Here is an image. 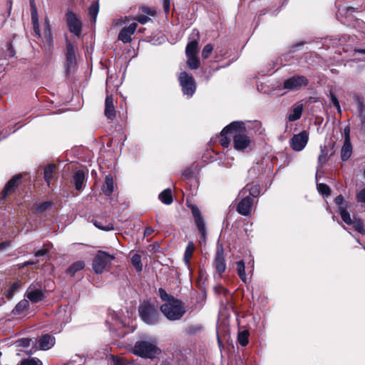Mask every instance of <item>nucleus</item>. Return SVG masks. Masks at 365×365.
<instances>
[{
	"mask_svg": "<svg viewBox=\"0 0 365 365\" xmlns=\"http://www.w3.org/2000/svg\"><path fill=\"white\" fill-rule=\"evenodd\" d=\"M352 154V145L349 134L344 138V144L340 150L341 159L342 161L348 160Z\"/></svg>",
	"mask_w": 365,
	"mask_h": 365,
	"instance_id": "obj_18",
	"label": "nucleus"
},
{
	"mask_svg": "<svg viewBox=\"0 0 365 365\" xmlns=\"http://www.w3.org/2000/svg\"><path fill=\"white\" fill-rule=\"evenodd\" d=\"M192 36L194 37L196 36L197 38H193L190 41L186 46L185 48V53L186 56H196L198 51V39H199V32L197 30H193L192 33Z\"/></svg>",
	"mask_w": 365,
	"mask_h": 365,
	"instance_id": "obj_17",
	"label": "nucleus"
},
{
	"mask_svg": "<svg viewBox=\"0 0 365 365\" xmlns=\"http://www.w3.org/2000/svg\"><path fill=\"white\" fill-rule=\"evenodd\" d=\"M239 197H241L242 199L237 205V211L240 215L247 216L251 212L253 200L252 197L247 195V190L245 187L240 190Z\"/></svg>",
	"mask_w": 365,
	"mask_h": 365,
	"instance_id": "obj_6",
	"label": "nucleus"
},
{
	"mask_svg": "<svg viewBox=\"0 0 365 365\" xmlns=\"http://www.w3.org/2000/svg\"><path fill=\"white\" fill-rule=\"evenodd\" d=\"M249 335H250L249 332L247 330H244V331L239 332L237 339H238V342L240 343V344L241 346H245L248 344Z\"/></svg>",
	"mask_w": 365,
	"mask_h": 365,
	"instance_id": "obj_36",
	"label": "nucleus"
},
{
	"mask_svg": "<svg viewBox=\"0 0 365 365\" xmlns=\"http://www.w3.org/2000/svg\"><path fill=\"white\" fill-rule=\"evenodd\" d=\"M309 134L306 130H303L299 134L294 135L291 139V148L295 151L302 150L307 144Z\"/></svg>",
	"mask_w": 365,
	"mask_h": 365,
	"instance_id": "obj_11",
	"label": "nucleus"
},
{
	"mask_svg": "<svg viewBox=\"0 0 365 365\" xmlns=\"http://www.w3.org/2000/svg\"><path fill=\"white\" fill-rule=\"evenodd\" d=\"M153 232V230L150 227H147L145 230V232H144V235H150L152 232Z\"/></svg>",
	"mask_w": 365,
	"mask_h": 365,
	"instance_id": "obj_56",
	"label": "nucleus"
},
{
	"mask_svg": "<svg viewBox=\"0 0 365 365\" xmlns=\"http://www.w3.org/2000/svg\"><path fill=\"white\" fill-rule=\"evenodd\" d=\"M317 190L324 196H329L330 195L329 187L324 183L317 184Z\"/></svg>",
	"mask_w": 365,
	"mask_h": 365,
	"instance_id": "obj_39",
	"label": "nucleus"
},
{
	"mask_svg": "<svg viewBox=\"0 0 365 365\" xmlns=\"http://www.w3.org/2000/svg\"><path fill=\"white\" fill-rule=\"evenodd\" d=\"M303 109L304 108L302 103L294 105L287 117L288 120L292 122L299 119L302 116Z\"/></svg>",
	"mask_w": 365,
	"mask_h": 365,
	"instance_id": "obj_23",
	"label": "nucleus"
},
{
	"mask_svg": "<svg viewBox=\"0 0 365 365\" xmlns=\"http://www.w3.org/2000/svg\"><path fill=\"white\" fill-rule=\"evenodd\" d=\"M192 215L195 219V222L197 227L198 232L200 235V239L202 241H205L206 239V227L204 220L201 215V212L197 205H191L190 206Z\"/></svg>",
	"mask_w": 365,
	"mask_h": 365,
	"instance_id": "obj_8",
	"label": "nucleus"
},
{
	"mask_svg": "<svg viewBox=\"0 0 365 365\" xmlns=\"http://www.w3.org/2000/svg\"><path fill=\"white\" fill-rule=\"evenodd\" d=\"M159 199L160 200L165 204V205H170L173 202V196L170 189H165L159 195Z\"/></svg>",
	"mask_w": 365,
	"mask_h": 365,
	"instance_id": "obj_29",
	"label": "nucleus"
},
{
	"mask_svg": "<svg viewBox=\"0 0 365 365\" xmlns=\"http://www.w3.org/2000/svg\"><path fill=\"white\" fill-rule=\"evenodd\" d=\"M308 79L303 76H294L284 81V88L289 91L299 90L308 84Z\"/></svg>",
	"mask_w": 365,
	"mask_h": 365,
	"instance_id": "obj_9",
	"label": "nucleus"
},
{
	"mask_svg": "<svg viewBox=\"0 0 365 365\" xmlns=\"http://www.w3.org/2000/svg\"><path fill=\"white\" fill-rule=\"evenodd\" d=\"M354 53L365 54V48L364 49L356 48V49H354Z\"/></svg>",
	"mask_w": 365,
	"mask_h": 365,
	"instance_id": "obj_57",
	"label": "nucleus"
},
{
	"mask_svg": "<svg viewBox=\"0 0 365 365\" xmlns=\"http://www.w3.org/2000/svg\"><path fill=\"white\" fill-rule=\"evenodd\" d=\"M160 349L156 346L155 341H138L133 348L135 355L145 359H153L160 354Z\"/></svg>",
	"mask_w": 365,
	"mask_h": 365,
	"instance_id": "obj_3",
	"label": "nucleus"
},
{
	"mask_svg": "<svg viewBox=\"0 0 365 365\" xmlns=\"http://www.w3.org/2000/svg\"><path fill=\"white\" fill-rule=\"evenodd\" d=\"M131 263L137 272H140L143 269L141 256L140 255L134 254L131 257Z\"/></svg>",
	"mask_w": 365,
	"mask_h": 365,
	"instance_id": "obj_32",
	"label": "nucleus"
},
{
	"mask_svg": "<svg viewBox=\"0 0 365 365\" xmlns=\"http://www.w3.org/2000/svg\"><path fill=\"white\" fill-rule=\"evenodd\" d=\"M195 245L192 242H189L187 245V247L185 248V252H184V262L186 264H188L190 263V260L192 256V253L195 250Z\"/></svg>",
	"mask_w": 365,
	"mask_h": 365,
	"instance_id": "obj_30",
	"label": "nucleus"
},
{
	"mask_svg": "<svg viewBox=\"0 0 365 365\" xmlns=\"http://www.w3.org/2000/svg\"><path fill=\"white\" fill-rule=\"evenodd\" d=\"M187 58V65L190 69H197L200 66V61L196 56H190Z\"/></svg>",
	"mask_w": 365,
	"mask_h": 365,
	"instance_id": "obj_35",
	"label": "nucleus"
},
{
	"mask_svg": "<svg viewBox=\"0 0 365 365\" xmlns=\"http://www.w3.org/2000/svg\"><path fill=\"white\" fill-rule=\"evenodd\" d=\"M56 168V165L50 164L47 165L44 169V180L48 186L50 185L51 179L53 178Z\"/></svg>",
	"mask_w": 365,
	"mask_h": 365,
	"instance_id": "obj_28",
	"label": "nucleus"
},
{
	"mask_svg": "<svg viewBox=\"0 0 365 365\" xmlns=\"http://www.w3.org/2000/svg\"><path fill=\"white\" fill-rule=\"evenodd\" d=\"M170 0H163V9L165 13H168L170 11Z\"/></svg>",
	"mask_w": 365,
	"mask_h": 365,
	"instance_id": "obj_54",
	"label": "nucleus"
},
{
	"mask_svg": "<svg viewBox=\"0 0 365 365\" xmlns=\"http://www.w3.org/2000/svg\"><path fill=\"white\" fill-rule=\"evenodd\" d=\"M51 206V202H42V203L38 205L36 207V210L38 212H42L46 210Z\"/></svg>",
	"mask_w": 365,
	"mask_h": 365,
	"instance_id": "obj_44",
	"label": "nucleus"
},
{
	"mask_svg": "<svg viewBox=\"0 0 365 365\" xmlns=\"http://www.w3.org/2000/svg\"><path fill=\"white\" fill-rule=\"evenodd\" d=\"M141 11L143 13L150 15V16H152L155 15V11L148 7H142Z\"/></svg>",
	"mask_w": 365,
	"mask_h": 365,
	"instance_id": "obj_52",
	"label": "nucleus"
},
{
	"mask_svg": "<svg viewBox=\"0 0 365 365\" xmlns=\"http://www.w3.org/2000/svg\"><path fill=\"white\" fill-rule=\"evenodd\" d=\"M8 245H9V244L6 243V242L0 243V250H2L3 249H4Z\"/></svg>",
	"mask_w": 365,
	"mask_h": 365,
	"instance_id": "obj_58",
	"label": "nucleus"
},
{
	"mask_svg": "<svg viewBox=\"0 0 365 365\" xmlns=\"http://www.w3.org/2000/svg\"><path fill=\"white\" fill-rule=\"evenodd\" d=\"M31 21H32V24H33L34 31L35 35L38 38H41L38 13H37V10L35 7L34 1L31 2Z\"/></svg>",
	"mask_w": 365,
	"mask_h": 365,
	"instance_id": "obj_22",
	"label": "nucleus"
},
{
	"mask_svg": "<svg viewBox=\"0 0 365 365\" xmlns=\"http://www.w3.org/2000/svg\"><path fill=\"white\" fill-rule=\"evenodd\" d=\"M55 344V338L51 335L46 334L41 336L38 341V345L41 350H48Z\"/></svg>",
	"mask_w": 365,
	"mask_h": 365,
	"instance_id": "obj_21",
	"label": "nucleus"
},
{
	"mask_svg": "<svg viewBox=\"0 0 365 365\" xmlns=\"http://www.w3.org/2000/svg\"><path fill=\"white\" fill-rule=\"evenodd\" d=\"M349 131H350V130H349V127L345 128V129H344V134H345V135H347V134L349 135Z\"/></svg>",
	"mask_w": 365,
	"mask_h": 365,
	"instance_id": "obj_61",
	"label": "nucleus"
},
{
	"mask_svg": "<svg viewBox=\"0 0 365 365\" xmlns=\"http://www.w3.org/2000/svg\"><path fill=\"white\" fill-rule=\"evenodd\" d=\"M160 309L164 316L170 321L180 319L186 312L184 304L178 299H170L163 304Z\"/></svg>",
	"mask_w": 365,
	"mask_h": 365,
	"instance_id": "obj_2",
	"label": "nucleus"
},
{
	"mask_svg": "<svg viewBox=\"0 0 365 365\" xmlns=\"http://www.w3.org/2000/svg\"><path fill=\"white\" fill-rule=\"evenodd\" d=\"M236 265H237V272L239 277L241 279V280L245 284H247L248 282V279H247L246 273H245V266L244 261L240 260V261L237 262Z\"/></svg>",
	"mask_w": 365,
	"mask_h": 365,
	"instance_id": "obj_26",
	"label": "nucleus"
},
{
	"mask_svg": "<svg viewBox=\"0 0 365 365\" xmlns=\"http://www.w3.org/2000/svg\"><path fill=\"white\" fill-rule=\"evenodd\" d=\"M190 174V171L189 170H185L184 173H183V175H188Z\"/></svg>",
	"mask_w": 365,
	"mask_h": 365,
	"instance_id": "obj_63",
	"label": "nucleus"
},
{
	"mask_svg": "<svg viewBox=\"0 0 365 365\" xmlns=\"http://www.w3.org/2000/svg\"><path fill=\"white\" fill-rule=\"evenodd\" d=\"M329 98H330V100L332 102L333 105L335 106V105H337L338 106V103H339L336 96L334 95V93H333V91H330L329 92Z\"/></svg>",
	"mask_w": 365,
	"mask_h": 365,
	"instance_id": "obj_53",
	"label": "nucleus"
},
{
	"mask_svg": "<svg viewBox=\"0 0 365 365\" xmlns=\"http://www.w3.org/2000/svg\"><path fill=\"white\" fill-rule=\"evenodd\" d=\"M353 225V227L355 230H356L358 232L364 235L365 234V230L364 228V223L363 221L360 219H355L354 220H352L351 224Z\"/></svg>",
	"mask_w": 365,
	"mask_h": 365,
	"instance_id": "obj_38",
	"label": "nucleus"
},
{
	"mask_svg": "<svg viewBox=\"0 0 365 365\" xmlns=\"http://www.w3.org/2000/svg\"><path fill=\"white\" fill-rule=\"evenodd\" d=\"M25 296L32 303H36L41 301L43 297V293L42 290L37 288L35 285H31L26 290Z\"/></svg>",
	"mask_w": 365,
	"mask_h": 365,
	"instance_id": "obj_16",
	"label": "nucleus"
},
{
	"mask_svg": "<svg viewBox=\"0 0 365 365\" xmlns=\"http://www.w3.org/2000/svg\"><path fill=\"white\" fill-rule=\"evenodd\" d=\"M137 26V23L133 22L128 26L123 28L118 34V40L124 43H130L132 41V36L134 34Z\"/></svg>",
	"mask_w": 365,
	"mask_h": 365,
	"instance_id": "obj_15",
	"label": "nucleus"
},
{
	"mask_svg": "<svg viewBox=\"0 0 365 365\" xmlns=\"http://www.w3.org/2000/svg\"><path fill=\"white\" fill-rule=\"evenodd\" d=\"M227 134H224L222 135V133H221V139H220V144L224 147V148H227L230 145V139L226 136Z\"/></svg>",
	"mask_w": 365,
	"mask_h": 365,
	"instance_id": "obj_48",
	"label": "nucleus"
},
{
	"mask_svg": "<svg viewBox=\"0 0 365 365\" xmlns=\"http://www.w3.org/2000/svg\"><path fill=\"white\" fill-rule=\"evenodd\" d=\"M159 294L160 298L165 301V302H168L170 299H175L173 296L168 294L165 289L160 288L159 289Z\"/></svg>",
	"mask_w": 365,
	"mask_h": 365,
	"instance_id": "obj_45",
	"label": "nucleus"
},
{
	"mask_svg": "<svg viewBox=\"0 0 365 365\" xmlns=\"http://www.w3.org/2000/svg\"><path fill=\"white\" fill-rule=\"evenodd\" d=\"M179 81L183 93L188 96H192L196 89L195 80L192 76L188 75L186 72H182L179 76Z\"/></svg>",
	"mask_w": 365,
	"mask_h": 365,
	"instance_id": "obj_7",
	"label": "nucleus"
},
{
	"mask_svg": "<svg viewBox=\"0 0 365 365\" xmlns=\"http://www.w3.org/2000/svg\"><path fill=\"white\" fill-rule=\"evenodd\" d=\"M31 339L28 338H24L16 341V345L21 347H28L30 346Z\"/></svg>",
	"mask_w": 365,
	"mask_h": 365,
	"instance_id": "obj_46",
	"label": "nucleus"
},
{
	"mask_svg": "<svg viewBox=\"0 0 365 365\" xmlns=\"http://www.w3.org/2000/svg\"><path fill=\"white\" fill-rule=\"evenodd\" d=\"M139 314L141 319L149 325L157 324L160 319V315L153 304L144 302L139 307Z\"/></svg>",
	"mask_w": 365,
	"mask_h": 365,
	"instance_id": "obj_4",
	"label": "nucleus"
},
{
	"mask_svg": "<svg viewBox=\"0 0 365 365\" xmlns=\"http://www.w3.org/2000/svg\"><path fill=\"white\" fill-rule=\"evenodd\" d=\"M247 190L249 193L248 195L253 197H257L260 193L259 187L257 185L252 186L250 189H247Z\"/></svg>",
	"mask_w": 365,
	"mask_h": 365,
	"instance_id": "obj_43",
	"label": "nucleus"
},
{
	"mask_svg": "<svg viewBox=\"0 0 365 365\" xmlns=\"http://www.w3.org/2000/svg\"><path fill=\"white\" fill-rule=\"evenodd\" d=\"M105 115L113 119L115 117V110L114 106V99L112 95H108L105 101Z\"/></svg>",
	"mask_w": 365,
	"mask_h": 365,
	"instance_id": "obj_19",
	"label": "nucleus"
},
{
	"mask_svg": "<svg viewBox=\"0 0 365 365\" xmlns=\"http://www.w3.org/2000/svg\"><path fill=\"white\" fill-rule=\"evenodd\" d=\"M20 365H41V361L36 358L27 359L22 360Z\"/></svg>",
	"mask_w": 365,
	"mask_h": 365,
	"instance_id": "obj_42",
	"label": "nucleus"
},
{
	"mask_svg": "<svg viewBox=\"0 0 365 365\" xmlns=\"http://www.w3.org/2000/svg\"><path fill=\"white\" fill-rule=\"evenodd\" d=\"M356 200L358 202L365 203V187L356 193Z\"/></svg>",
	"mask_w": 365,
	"mask_h": 365,
	"instance_id": "obj_47",
	"label": "nucleus"
},
{
	"mask_svg": "<svg viewBox=\"0 0 365 365\" xmlns=\"http://www.w3.org/2000/svg\"><path fill=\"white\" fill-rule=\"evenodd\" d=\"M85 267V263L83 261H77L73 262L67 269L66 272L67 274H70L71 276H74L75 274L82 270Z\"/></svg>",
	"mask_w": 365,
	"mask_h": 365,
	"instance_id": "obj_27",
	"label": "nucleus"
},
{
	"mask_svg": "<svg viewBox=\"0 0 365 365\" xmlns=\"http://www.w3.org/2000/svg\"><path fill=\"white\" fill-rule=\"evenodd\" d=\"M99 11V6L98 2H93L89 7V14L93 22H96Z\"/></svg>",
	"mask_w": 365,
	"mask_h": 365,
	"instance_id": "obj_37",
	"label": "nucleus"
},
{
	"mask_svg": "<svg viewBox=\"0 0 365 365\" xmlns=\"http://www.w3.org/2000/svg\"><path fill=\"white\" fill-rule=\"evenodd\" d=\"M213 46L211 43H208L205 46L202 51V57L205 59L207 58L213 51Z\"/></svg>",
	"mask_w": 365,
	"mask_h": 365,
	"instance_id": "obj_40",
	"label": "nucleus"
},
{
	"mask_svg": "<svg viewBox=\"0 0 365 365\" xmlns=\"http://www.w3.org/2000/svg\"><path fill=\"white\" fill-rule=\"evenodd\" d=\"M115 257L106 252L99 250L93 260V269L96 274H102L108 270Z\"/></svg>",
	"mask_w": 365,
	"mask_h": 365,
	"instance_id": "obj_5",
	"label": "nucleus"
},
{
	"mask_svg": "<svg viewBox=\"0 0 365 365\" xmlns=\"http://www.w3.org/2000/svg\"><path fill=\"white\" fill-rule=\"evenodd\" d=\"M338 43L334 40V42L332 43V46H337Z\"/></svg>",
	"mask_w": 365,
	"mask_h": 365,
	"instance_id": "obj_64",
	"label": "nucleus"
},
{
	"mask_svg": "<svg viewBox=\"0 0 365 365\" xmlns=\"http://www.w3.org/2000/svg\"><path fill=\"white\" fill-rule=\"evenodd\" d=\"M29 307V301L26 299L21 300L14 307L12 312L14 315L22 314Z\"/></svg>",
	"mask_w": 365,
	"mask_h": 365,
	"instance_id": "obj_31",
	"label": "nucleus"
},
{
	"mask_svg": "<svg viewBox=\"0 0 365 365\" xmlns=\"http://www.w3.org/2000/svg\"><path fill=\"white\" fill-rule=\"evenodd\" d=\"M66 71L70 72L71 70L74 68L76 65V58L74 46L68 41H66Z\"/></svg>",
	"mask_w": 365,
	"mask_h": 365,
	"instance_id": "obj_14",
	"label": "nucleus"
},
{
	"mask_svg": "<svg viewBox=\"0 0 365 365\" xmlns=\"http://www.w3.org/2000/svg\"><path fill=\"white\" fill-rule=\"evenodd\" d=\"M114 182L111 175H108L105 178V183L103 186V192L107 195L110 196L113 192Z\"/></svg>",
	"mask_w": 365,
	"mask_h": 365,
	"instance_id": "obj_25",
	"label": "nucleus"
},
{
	"mask_svg": "<svg viewBox=\"0 0 365 365\" xmlns=\"http://www.w3.org/2000/svg\"><path fill=\"white\" fill-rule=\"evenodd\" d=\"M48 252V248H43L41 250H38L34 252L35 257H41L44 256Z\"/></svg>",
	"mask_w": 365,
	"mask_h": 365,
	"instance_id": "obj_51",
	"label": "nucleus"
},
{
	"mask_svg": "<svg viewBox=\"0 0 365 365\" xmlns=\"http://www.w3.org/2000/svg\"><path fill=\"white\" fill-rule=\"evenodd\" d=\"M334 202L338 205V212L342 220L347 225L351 224L352 220L348 211L349 206L346 202L344 201L343 196L341 195H338L334 199Z\"/></svg>",
	"mask_w": 365,
	"mask_h": 365,
	"instance_id": "obj_10",
	"label": "nucleus"
},
{
	"mask_svg": "<svg viewBox=\"0 0 365 365\" xmlns=\"http://www.w3.org/2000/svg\"><path fill=\"white\" fill-rule=\"evenodd\" d=\"M212 264L216 272L219 274H222L226 269L224 249L222 245H218L217 247V250Z\"/></svg>",
	"mask_w": 365,
	"mask_h": 365,
	"instance_id": "obj_12",
	"label": "nucleus"
},
{
	"mask_svg": "<svg viewBox=\"0 0 365 365\" xmlns=\"http://www.w3.org/2000/svg\"><path fill=\"white\" fill-rule=\"evenodd\" d=\"M22 282L18 281L11 284L10 288L6 292V297L8 299H11L14 295L15 292L21 287Z\"/></svg>",
	"mask_w": 365,
	"mask_h": 365,
	"instance_id": "obj_33",
	"label": "nucleus"
},
{
	"mask_svg": "<svg viewBox=\"0 0 365 365\" xmlns=\"http://www.w3.org/2000/svg\"><path fill=\"white\" fill-rule=\"evenodd\" d=\"M6 54L9 58H12L15 56L16 51H15L14 48H13L11 43L8 44Z\"/></svg>",
	"mask_w": 365,
	"mask_h": 365,
	"instance_id": "obj_49",
	"label": "nucleus"
},
{
	"mask_svg": "<svg viewBox=\"0 0 365 365\" xmlns=\"http://www.w3.org/2000/svg\"><path fill=\"white\" fill-rule=\"evenodd\" d=\"M46 29L48 30V33H50V28H49L48 22L46 21Z\"/></svg>",
	"mask_w": 365,
	"mask_h": 365,
	"instance_id": "obj_62",
	"label": "nucleus"
},
{
	"mask_svg": "<svg viewBox=\"0 0 365 365\" xmlns=\"http://www.w3.org/2000/svg\"><path fill=\"white\" fill-rule=\"evenodd\" d=\"M85 180V173L83 170L76 171L73 176V182L77 190H80L83 187Z\"/></svg>",
	"mask_w": 365,
	"mask_h": 365,
	"instance_id": "obj_24",
	"label": "nucleus"
},
{
	"mask_svg": "<svg viewBox=\"0 0 365 365\" xmlns=\"http://www.w3.org/2000/svg\"><path fill=\"white\" fill-rule=\"evenodd\" d=\"M36 264V262H34V261H28V262H26L24 263L25 265H28V264Z\"/></svg>",
	"mask_w": 365,
	"mask_h": 365,
	"instance_id": "obj_60",
	"label": "nucleus"
},
{
	"mask_svg": "<svg viewBox=\"0 0 365 365\" xmlns=\"http://www.w3.org/2000/svg\"><path fill=\"white\" fill-rule=\"evenodd\" d=\"M21 178V175L19 174L13 177L6 185L3 192V198L11 194L18 185L19 180Z\"/></svg>",
	"mask_w": 365,
	"mask_h": 365,
	"instance_id": "obj_20",
	"label": "nucleus"
},
{
	"mask_svg": "<svg viewBox=\"0 0 365 365\" xmlns=\"http://www.w3.org/2000/svg\"><path fill=\"white\" fill-rule=\"evenodd\" d=\"M139 23L141 24H146L148 21L150 20V19L146 16L144 15H139L135 19Z\"/></svg>",
	"mask_w": 365,
	"mask_h": 365,
	"instance_id": "obj_50",
	"label": "nucleus"
},
{
	"mask_svg": "<svg viewBox=\"0 0 365 365\" xmlns=\"http://www.w3.org/2000/svg\"><path fill=\"white\" fill-rule=\"evenodd\" d=\"M94 225L98 229L104 231H110L114 230V226L112 223H108L106 225H103L101 222L95 221Z\"/></svg>",
	"mask_w": 365,
	"mask_h": 365,
	"instance_id": "obj_41",
	"label": "nucleus"
},
{
	"mask_svg": "<svg viewBox=\"0 0 365 365\" xmlns=\"http://www.w3.org/2000/svg\"><path fill=\"white\" fill-rule=\"evenodd\" d=\"M222 135H233L234 148L239 151H246L250 144V139L246 133L245 123L235 121L227 125L222 130Z\"/></svg>",
	"mask_w": 365,
	"mask_h": 365,
	"instance_id": "obj_1",
	"label": "nucleus"
},
{
	"mask_svg": "<svg viewBox=\"0 0 365 365\" xmlns=\"http://www.w3.org/2000/svg\"><path fill=\"white\" fill-rule=\"evenodd\" d=\"M113 365H125V362L123 359L113 358Z\"/></svg>",
	"mask_w": 365,
	"mask_h": 365,
	"instance_id": "obj_55",
	"label": "nucleus"
},
{
	"mask_svg": "<svg viewBox=\"0 0 365 365\" xmlns=\"http://www.w3.org/2000/svg\"><path fill=\"white\" fill-rule=\"evenodd\" d=\"M334 107L336 108V110H337L338 113H341V106H340L339 103H338V106H337V105H335V106H334Z\"/></svg>",
	"mask_w": 365,
	"mask_h": 365,
	"instance_id": "obj_59",
	"label": "nucleus"
},
{
	"mask_svg": "<svg viewBox=\"0 0 365 365\" xmlns=\"http://www.w3.org/2000/svg\"><path fill=\"white\" fill-rule=\"evenodd\" d=\"M321 153L318 157V166L322 167L328 160L327 153L326 152V145L321 146Z\"/></svg>",
	"mask_w": 365,
	"mask_h": 365,
	"instance_id": "obj_34",
	"label": "nucleus"
},
{
	"mask_svg": "<svg viewBox=\"0 0 365 365\" xmlns=\"http://www.w3.org/2000/svg\"><path fill=\"white\" fill-rule=\"evenodd\" d=\"M66 19L70 31L76 36H79L81 33V23L76 14L72 11H68Z\"/></svg>",
	"mask_w": 365,
	"mask_h": 365,
	"instance_id": "obj_13",
	"label": "nucleus"
}]
</instances>
